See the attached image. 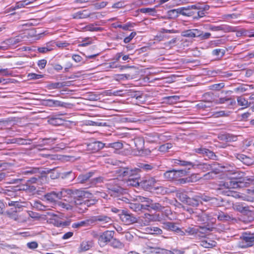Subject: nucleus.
Segmentation results:
<instances>
[{"instance_id":"nucleus-1","label":"nucleus","mask_w":254,"mask_h":254,"mask_svg":"<svg viewBox=\"0 0 254 254\" xmlns=\"http://www.w3.org/2000/svg\"><path fill=\"white\" fill-rule=\"evenodd\" d=\"M137 167L134 169L131 168H122L117 170V172L119 176L123 177H130L132 176L137 175L139 172L142 171H148L153 169V167L151 164L139 163L137 165Z\"/></svg>"},{"instance_id":"nucleus-2","label":"nucleus","mask_w":254,"mask_h":254,"mask_svg":"<svg viewBox=\"0 0 254 254\" xmlns=\"http://www.w3.org/2000/svg\"><path fill=\"white\" fill-rule=\"evenodd\" d=\"M72 193L71 190L67 189H62L60 191L56 192L52 191L46 193L44 195L45 198L49 202H56L57 199H62L67 195H70Z\"/></svg>"},{"instance_id":"nucleus-3","label":"nucleus","mask_w":254,"mask_h":254,"mask_svg":"<svg viewBox=\"0 0 254 254\" xmlns=\"http://www.w3.org/2000/svg\"><path fill=\"white\" fill-rule=\"evenodd\" d=\"M245 179L243 178L230 179L224 182H221L220 186L228 189H237L244 187L245 186Z\"/></svg>"},{"instance_id":"nucleus-4","label":"nucleus","mask_w":254,"mask_h":254,"mask_svg":"<svg viewBox=\"0 0 254 254\" xmlns=\"http://www.w3.org/2000/svg\"><path fill=\"white\" fill-rule=\"evenodd\" d=\"M254 245V234L247 232L242 234L239 243V247L241 248H247Z\"/></svg>"},{"instance_id":"nucleus-5","label":"nucleus","mask_w":254,"mask_h":254,"mask_svg":"<svg viewBox=\"0 0 254 254\" xmlns=\"http://www.w3.org/2000/svg\"><path fill=\"white\" fill-rule=\"evenodd\" d=\"M119 216L122 221L127 225H129L137 222L136 218L126 210L121 211Z\"/></svg>"},{"instance_id":"nucleus-6","label":"nucleus","mask_w":254,"mask_h":254,"mask_svg":"<svg viewBox=\"0 0 254 254\" xmlns=\"http://www.w3.org/2000/svg\"><path fill=\"white\" fill-rule=\"evenodd\" d=\"M63 201H58L56 203V205L63 210H70L72 209L74 202L72 200L71 197L66 196L63 197Z\"/></svg>"},{"instance_id":"nucleus-7","label":"nucleus","mask_w":254,"mask_h":254,"mask_svg":"<svg viewBox=\"0 0 254 254\" xmlns=\"http://www.w3.org/2000/svg\"><path fill=\"white\" fill-rule=\"evenodd\" d=\"M72 193L70 195H67V196H70L72 198V196L74 197H78L79 199L84 198H92L93 197L92 193L87 190H71Z\"/></svg>"},{"instance_id":"nucleus-8","label":"nucleus","mask_w":254,"mask_h":254,"mask_svg":"<svg viewBox=\"0 0 254 254\" xmlns=\"http://www.w3.org/2000/svg\"><path fill=\"white\" fill-rule=\"evenodd\" d=\"M209 29L213 31H221L225 33L236 31V27L226 24H222L219 26L210 25Z\"/></svg>"},{"instance_id":"nucleus-9","label":"nucleus","mask_w":254,"mask_h":254,"mask_svg":"<svg viewBox=\"0 0 254 254\" xmlns=\"http://www.w3.org/2000/svg\"><path fill=\"white\" fill-rule=\"evenodd\" d=\"M114 234L115 232L114 231H106L100 235L99 241L103 245L110 243L114 237Z\"/></svg>"},{"instance_id":"nucleus-10","label":"nucleus","mask_w":254,"mask_h":254,"mask_svg":"<svg viewBox=\"0 0 254 254\" xmlns=\"http://www.w3.org/2000/svg\"><path fill=\"white\" fill-rule=\"evenodd\" d=\"M164 136L162 134L156 132L147 133L145 136V139L150 143H157L160 140H163Z\"/></svg>"},{"instance_id":"nucleus-11","label":"nucleus","mask_w":254,"mask_h":254,"mask_svg":"<svg viewBox=\"0 0 254 254\" xmlns=\"http://www.w3.org/2000/svg\"><path fill=\"white\" fill-rule=\"evenodd\" d=\"M18 24V28L20 29V27H22V30L23 33L21 34H17V43L22 41L25 38H27V30L29 26V24L28 23H21V21H19Z\"/></svg>"},{"instance_id":"nucleus-12","label":"nucleus","mask_w":254,"mask_h":254,"mask_svg":"<svg viewBox=\"0 0 254 254\" xmlns=\"http://www.w3.org/2000/svg\"><path fill=\"white\" fill-rule=\"evenodd\" d=\"M47 106L50 107H64L67 108L70 104L69 103L63 102L61 101L54 100V99H47L45 101Z\"/></svg>"},{"instance_id":"nucleus-13","label":"nucleus","mask_w":254,"mask_h":254,"mask_svg":"<svg viewBox=\"0 0 254 254\" xmlns=\"http://www.w3.org/2000/svg\"><path fill=\"white\" fill-rule=\"evenodd\" d=\"M8 199V204L9 206H13L14 207V208H12L11 210H8L6 211V215L9 218L16 220V201L14 200H10V197H6Z\"/></svg>"},{"instance_id":"nucleus-14","label":"nucleus","mask_w":254,"mask_h":254,"mask_svg":"<svg viewBox=\"0 0 254 254\" xmlns=\"http://www.w3.org/2000/svg\"><path fill=\"white\" fill-rule=\"evenodd\" d=\"M122 200L128 204V207L134 211L138 212L143 209L142 204L139 203L134 202V201L131 202L128 199L125 197H123Z\"/></svg>"},{"instance_id":"nucleus-15","label":"nucleus","mask_w":254,"mask_h":254,"mask_svg":"<svg viewBox=\"0 0 254 254\" xmlns=\"http://www.w3.org/2000/svg\"><path fill=\"white\" fill-rule=\"evenodd\" d=\"M200 34V30L197 29H189L182 32L183 37L188 38H197Z\"/></svg>"},{"instance_id":"nucleus-16","label":"nucleus","mask_w":254,"mask_h":254,"mask_svg":"<svg viewBox=\"0 0 254 254\" xmlns=\"http://www.w3.org/2000/svg\"><path fill=\"white\" fill-rule=\"evenodd\" d=\"M151 206L150 210L152 209L154 210L165 212V215L168 216L170 212V210L168 207H165L162 205L160 203L157 202H153Z\"/></svg>"},{"instance_id":"nucleus-17","label":"nucleus","mask_w":254,"mask_h":254,"mask_svg":"<svg viewBox=\"0 0 254 254\" xmlns=\"http://www.w3.org/2000/svg\"><path fill=\"white\" fill-rule=\"evenodd\" d=\"M157 181L155 178L150 177L147 178L142 182V186L146 190H150L153 188H155V184Z\"/></svg>"},{"instance_id":"nucleus-18","label":"nucleus","mask_w":254,"mask_h":254,"mask_svg":"<svg viewBox=\"0 0 254 254\" xmlns=\"http://www.w3.org/2000/svg\"><path fill=\"white\" fill-rule=\"evenodd\" d=\"M92 222L99 221L101 224H105L106 223L111 224L112 220L110 217L105 215H98L93 216L91 218Z\"/></svg>"},{"instance_id":"nucleus-19","label":"nucleus","mask_w":254,"mask_h":254,"mask_svg":"<svg viewBox=\"0 0 254 254\" xmlns=\"http://www.w3.org/2000/svg\"><path fill=\"white\" fill-rule=\"evenodd\" d=\"M49 124L54 126H60L63 124L64 121L58 115H51L48 118Z\"/></svg>"},{"instance_id":"nucleus-20","label":"nucleus","mask_w":254,"mask_h":254,"mask_svg":"<svg viewBox=\"0 0 254 254\" xmlns=\"http://www.w3.org/2000/svg\"><path fill=\"white\" fill-rule=\"evenodd\" d=\"M218 138L222 141L231 142L236 141L237 136L230 133H225L219 134Z\"/></svg>"},{"instance_id":"nucleus-21","label":"nucleus","mask_w":254,"mask_h":254,"mask_svg":"<svg viewBox=\"0 0 254 254\" xmlns=\"http://www.w3.org/2000/svg\"><path fill=\"white\" fill-rule=\"evenodd\" d=\"M18 174H23L26 175H33L36 173H40L39 168H27L21 170H18L17 172Z\"/></svg>"},{"instance_id":"nucleus-22","label":"nucleus","mask_w":254,"mask_h":254,"mask_svg":"<svg viewBox=\"0 0 254 254\" xmlns=\"http://www.w3.org/2000/svg\"><path fill=\"white\" fill-rule=\"evenodd\" d=\"M93 246V243L91 241H83L80 245L79 247L78 248V252H86L90 250Z\"/></svg>"},{"instance_id":"nucleus-23","label":"nucleus","mask_w":254,"mask_h":254,"mask_svg":"<svg viewBox=\"0 0 254 254\" xmlns=\"http://www.w3.org/2000/svg\"><path fill=\"white\" fill-rule=\"evenodd\" d=\"M91 13H89L87 10L79 11L72 14L73 19H84L90 17Z\"/></svg>"},{"instance_id":"nucleus-24","label":"nucleus","mask_w":254,"mask_h":254,"mask_svg":"<svg viewBox=\"0 0 254 254\" xmlns=\"http://www.w3.org/2000/svg\"><path fill=\"white\" fill-rule=\"evenodd\" d=\"M196 152L200 154H205L207 156L211 159L214 160L216 157L214 152L206 148H199L196 149Z\"/></svg>"},{"instance_id":"nucleus-25","label":"nucleus","mask_w":254,"mask_h":254,"mask_svg":"<svg viewBox=\"0 0 254 254\" xmlns=\"http://www.w3.org/2000/svg\"><path fill=\"white\" fill-rule=\"evenodd\" d=\"M186 203L193 207H198L202 204V202L200 201L198 195H196L192 198L190 197Z\"/></svg>"},{"instance_id":"nucleus-26","label":"nucleus","mask_w":254,"mask_h":254,"mask_svg":"<svg viewBox=\"0 0 254 254\" xmlns=\"http://www.w3.org/2000/svg\"><path fill=\"white\" fill-rule=\"evenodd\" d=\"M217 219L220 221H229L233 220L234 217L232 214H228L222 211L218 212L216 214Z\"/></svg>"},{"instance_id":"nucleus-27","label":"nucleus","mask_w":254,"mask_h":254,"mask_svg":"<svg viewBox=\"0 0 254 254\" xmlns=\"http://www.w3.org/2000/svg\"><path fill=\"white\" fill-rule=\"evenodd\" d=\"M17 112H21L22 109H26L25 107H22L20 105L22 104H26L25 102H23L22 100L28 101V99L25 97H23L21 95H18L17 94Z\"/></svg>"},{"instance_id":"nucleus-28","label":"nucleus","mask_w":254,"mask_h":254,"mask_svg":"<svg viewBox=\"0 0 254 254\" xmlns=\"http://www.w3.org/2000/svg\"><path fill=\"white\" fill-rule=\"evenodd\" d=\"M237 101L238 105L242 107V109H245L251 105V102H249L245 98L242 96L237 97Z\"/></svg>"},{"instance_id":"nucleus-29","label":"nucleus","mask_w":254,"mask_h":254,"mask_svg":"<svg viewBox=\"0 0 254 254\" xmlns=\"http://www.w3.org/2000/svg\"><path fill=\"white\" fill-rule=\"evenodd\" d=\"M253 89V85L242 84L234 89V92L238 93H242Z\"/></svg>"},{"instance_id":"nucleus-30","label":"nucleus","mask_w":254,"mask_h":254,"mask_svg":"<svg viewBox=\"0 0 254 254\" xmlns=\"http://www.w3.org/2000/svg\"><path fill=\"white\" fill-rule=\"evenodd\" d=\"M97 24L94 23H91L86 25L82 28V29L84 31H90V32H99L103 30V28L100 27H96Z\"/></svg>"},{"instance_id":"nucleus-31","label":"nucleus","mask_w":254,"mask_h":254,"mask_svg":"<svg viewBox=\"0 0 254 254\" xmlns=\"http://www.w3.org/2000/svg\"><path fill=\"white\" fill-rule=\"evenodd\" d=\"M176 197L182 202L187 203L189 197L188 196L186 192L183 190H179L177 191Z\"/></svg>"},{"instance_id":"nucleus-32","label":"nucleus","mask_w":254,"mask_h":254,"mask_svg":"<svg viewBox=\"0 0 254 254\" xmlns=\"http://www.w3.org/2000/svg\"><path fill=\"white\" fill-rule=\"evenodd\" d=\"M208 220L207 215L206 213L202 212L201 214L197 216L196 221L198 224H203L207 223Z\"/></svg>"},{"instance_id":"nucleus-33","label":"nucleus","mask_w":254,"mask_h":254,"mask_svg":"<svg viewBox=\"0 0 254 254\" xmlns=\"http://www.w3.org/2000/svg\"><path fill=\"white\" fill-rule=\"evenodd\" d=\"M93 172H90L85 174H82L78 177L77 179L81 183H84L88 180L93 175Z\"/></svg>"},{"instance_id":"nucleus-34","label":"nucleus","mask_w":254,"mask_h":254,"mask_svg":"<svg viewBox=\"0 0 254 254\" xmlns=\"http://www.w3.org/2000/svg\"><path fill=\"white\" fill-rule=\"evenodd\" d=\"M198 228L197 237L203 238L205 237L207 233L210 230L209 228L206 227H199Z\"/></svg>"},{"instance_id":"nucleus-35","label":"nucleus","mask_w":254,"mask_h":254,"mask_svg":"<svg viewBox=\"0 0 254 254\" xmlns=\"http://www.w3.org/2000/svg\"><path fill=\"white\" fill-rule=\"evenodd\" d=\"M163 227L168 230H171L176 232L178 227L173 222H167L163 223Z\"/></svg>"},{"instance_id":"nucleus-36","label":"nucleus","mask_w":254,"mask_h":254,"mask_svg":"<svg viewBox=\"0 0 254 254\" xmlns=\"http://www.w3.org/2000/svg\"><path fill=\"white\" fill-rule=\"evenodd\" d=\"M225 53L226 50L223 49H216L212 51V55L218 58H222L225 55Z\"/></svg>"},{"instance_id":"nucleus-37","label":"nucleus","mask_w":254,"mask_h":254,"mask_svg":"<svg viewBox=\"0 0 254 254\" xmlns=\"http://www.w3.org/2000/svg\"><path fill=\"white\" fill-rule=\"evenodd\" d=\"M110 245L116 249H122L124 245L123 243L117 239H112L110 242Z\"/></svg>"},{"instance_id":"nucleus-38","label":"nucleus","mask_w":254,"mask_h":254,"mask_svg":"<svg viewBox=\"0 0 254 254\" xmlns=\"http://www.w3.org/2000/svg\"><path fill=\"white\" fill-rule=\"evenodd\" d=\"M218 103L219 104H224L226 102H229V105H233L235 104L236 102L234 99H232L231 98L229 97H223V98H220L217 101Z\"/></svg>"},{"instance_id":"nucleus-39","label":"nucleus","mask_w":254,"mask_h":254,"mask_svg":"<svg viewBox=\"0 0 254 254\" xmlns=\"http://www.w3.org/2000/svg\"><path fill=\"white\" fill-rule=\"evenodd\" d=\"M140 12L143 13H147L150 15L154 16L156 13V9L154 8H141L139 9Z\"/></svg>"},{"instance_id":"nucleus-40","label":"nucleus","mask_w":254,"mask_h":254,"mask_svg":"<svg viewBox=\"0 0 254 254\" xmlns=\"http://www.w3.org/2000/svg\"><path fill=\"white\" fill-rule=\"evenodd\" d=\"M30 49L26 46H22L17 49V56L19 57L25 56L28 51H30Z\"/></svg>"},{"instance_id":"nucleus-41","label":"nucleus","mask_w":254,"mask_h":254,"mask_svg":"<svg viewBox=\"0 0 254 254\" xmlns=\"http://www.w3.org/2000/svg\"><path fill=\"white\" fill-rule=\"evenodd\" d=\"M175 164L183 166H189V168L190 167H194L195 164H193L192 162L189 161H186L181 160H176L174 162Z\"/></svg>"},{"instance_id":"nucleus-42","label":"nucleus","mask_w":254,"mask_h":254,"mask_svg":"<svg viewBox=\"0 0 254 254\" xmlns=\"http://www.w3.org/2000/svg\"><path fill=\"white\" fill-rule=\"evenodd\" d=\"M152 252L154 253L155 254H174V253L171 251L160 248H154Z\"/></svg>"},{"instance_id":"nucleus-43","label":"nucleus","mask_w":254,"mask_h":254,"mask_svg":"<svg viewBox=\"0 0 254 254\" xmlns=\"http://www.w3.org/2000/svg\"><path fill=\"white\" fill-rule=\"evenodd\" d=\"M167 16L170 19H175L179 16L178 8L173 9L167 11Z\"/></svg>"},{"instance_id":"nucleus-44","label":"nucleus","mask_w":254,"mask_h":254,"mask_svg":"<svg viewBox=\"0 0 254 254\" xmlns=\"http://www.w3.org/2000/svg\"><path fill=\"white\" fill-rule=\"evenodd\" d=\"M224 201L225 200L220 197H212L211 199V203L218 207L223 206Z\"/></svg>"},{"instance_id":"nucleus-45","label":"nucleus","mask_w":254,"mask_h":254,"mask_svg":"<svg viewBox=\"0 0 254 254\" xmlns=\"http://www.w3.org/2000/svg\"><path fill=\"white\" fill-rule=\"evenodd\" d=\"M176 173L177 172L174 170L168 171L164 173V177L168 180H171L175 178Z\"/></svg>"},{"instance_id":"nucleus-46","label":"nucleus","mask_w":254,"mask_h":254,"mask_svg":"<svg viewBox=\"0 0 254 254\" xmlns=\"http://www.w3.org/2000/svg\"><path fill=\"white\" fill-rule=\"evenodd\" d=\"M185 231L189 235L194 236L197 237V233L198 232V228L195 227H188L185 229Z\"/></svg>"},{"instance_id":"nucleus-47","label":"nucleus","mask_w":254,"mask_h":254,"mask_svg":"<svg viewBox=\"0 0 254 254\" xmlns=\"http://www.w3.org/2000/svg\"><path fill=\"white\" fill-rule=\"evenodd\" d=\"M198 177L195 174L191 175L190 177H188L186 179H182L181 180V183H185L188 182H194L198 180Z\"/></svg>"},{"instance_id":"nucleus-48","label":"nucleus","mask_w":254,"mask_h":254,"mask_svg":"<svg viewBox=\"0 0 254 254\" xmlns=\"http://www.w3.org/2000/svg\"><path fill=\"white\" fill-rule=\"evenodd\" d=\"M234 208L241 213L246 212L248 210V207L243 206L240 203H236L234 205Z\"/></svg>"},{"instance_id":"nucleus-49","label":"nucleus","mask_w":254,"mask_h":254,"mask_svg":"<svg viewBox=\"0 0 254 254\" xmlns=\"http://www.w3.org/2000/svg\"><path fill=\"white\" fill-rule=\"evenodd\" d=\"M179 15L182 14L184 16H191L193 13L188 9L187 7H180L178 8Z\"/></svg>"},{"instance_id":"nucleus-50","label":"nucleus","mask_w":254,"mask_h":254,"mask_svg":"<svg viewBox=\"0 0 254 254\" xmlns=\"http://www.w3.org/2000/svg\"><path fill=\"white\" fill-rule=\"evenodd\" d=\"M226 40L223 39L212 40L210 42V45L212 47L219 46L225 43Z\"/></svg>"},{"instance_id":"nucleus-51","label":"nucleus","mask_w":254,"mask_h":254,"mask_svg":"<svg viewBox=\"0 0 254 254\" xmlns=\"http://www.w3.org/2000/svg\"><path fill=\"white\" fill-rule=\"evenodd\" d=\"M165 99L168 103L173 104L179 100L180 97L177 95L170 96L165 97Z\"/></svg>"},{"instance_id":"nucleus-52","label":"nucleus","mask_w":254,"mask_h":254,"mask_svg":"<svg viewBox=\"0 0 254 254\" xmlns=\"http://www.w3.org/2000/svg\"><path fill=\"white\" fill-rule=\"evenodd\" d=\"M92 39L91 37H86L82 39L78 44L79 47H86L92 43Z\"/></svg>"},{"instance_id":"nucleus-53","label":"nucleus","mask_w":254,"mask_h":254,"mask_svg":"<svg viewBox=\"0 0 254 254\" xmlns=\"http://www.w3.org/2000/svg\"><path fill=\"white\" fill-rule=\"evenodd\" d=\"M155 189L157 190V192L158 193H160L162 195L169 193L171 192L168 188L162 186L155 187Z\"/></svg>"},{"instance_id":"nucleus-54","label":"nucleus","mask_w":254,"mask_h":254,"mask_svg":"<svg viewBox=\"0 0 254 254\" xmlns=\"http://www.w3.org/2000/svg\"><path fill=\"white\" fill-rule=\"evenodd\" d=\"M173 145L170 143H165L161 145L159 147V150L160 152H166L172 147Z\"/></svg>"},{"instance_id":"nucleus-55","label":"nucleus","mask_w":254,"mask_h":254,"mask_svg":"<svg viewBox=\"0 0 254 254\" xmlns=\"http://www.w3.org/2000/svg\"><path fill=\"white\" fill-rule=\"evenodd\" d=\"M32 2L33 0H24L22 1L17 2V9L21 8L22 7H24L25 5L31 3Z\"/></svg>"},{"instance_id":"nucleus-56","label":"nucleus","mask_w":254,"mask_h":254,"mask_svg":"<svg viewBox=\"0 0 254 254\" xmlns=\"http://www.w3.org/2000/svg\"><path fill=\"white\" fill-rule=\"evenodd\" d=\"M217 174V172L215 171L209 172L203 176V179L205 180L214 179L216 177Z\"/></svg>"},{"instance_id":"nucleus-57","label":"nucleus","mask_w":254,"mask_h":254,"mask_svg":"<svg viewBox=\"0 0 254 254\" xmlns=\"http://www.w3.org/2000/svg\"><path fill=\"white\" fill-rule=\"evenodd\" d=\"M108 147L118 150L122 148L123 144L120 142H115L108 144Z\"/></svg>"},{"instance_id":"nucleus-58","label":"nucleus","mask_w":254,"mask_h":254,"mask_svg":"<svg viewBox=\"0 0 254 254\" xmlns=\"http://www.w3.org/2000/svg\"><path fill=\"white\" fill-rule=\"evenodd\" d=\"M153 202V200L148 198V199L147 200L146 202H145V204H142V209H145V210H150V208H151L150 205H151L152 204Z\"/></svg>"},{"instance_id":"nucleus-59","label":"nucleus","mask_w":254,"mask_h":254,"mask_svg":"<svg viewBox=\"0 0 254 254\" xmlns=\"http://www.w3.org/2000/svg\"><path fill=\"white\" fill-rule=\"evenodd\" d=\"M66 85L64 82H56L52 83L50 85L51 89H58L61 88L64 86Z\"/></svg>"},{"instance_id":"nucleus-60","label":"nucleus","mask_w":254,"mask_h":254,"mask_svg":"<svg viewBox=\"0 0 254 254\" xmlns=\"http://www.w3.org/2000/svg\"><path fill=\"white\" fill-rule=\"evenodd\" d=\"M200 35L198 36L197 38H199L200 40H205L209 38L211 36V34L208 32L203 33V32L200 30Z\"/></svg>"},{"instance_id":"nucleus-61","label":"nucleus","mask_w":254,"mask_h":254,"mask_svg":"<svg viewBox=\"0 0 254 254\" xmlns=\"http://www.w3.org/2000/svg\"><path fill=\"white\" fill-rule=\"evenodd\" d=\"M198 198H199L200 201H204L208 202L209 201H211V199L212 197H211L209 196L206 195L205 194H199L198 195Z\"/></svg>"},{"instance_id":"nucleus-62","label":"nucleus","mask_w":254,"mask_h":254,"mask_svg":"<svg viewBox=\"0 0 254 254\" xmlns=\"http://www.w3.org/2000/svg\"><path fill=\"white\" fill-rule=\"evenodd\" d=\"M10 189H12L11 187H8V189L6 190V195L7 196V197H11V198H14L16 197V191L15 190H11Z\"/></svg>"},{"instance_id":"nucleus-63","label":"nucleus","mask_w":254,"mask_h":254,"mask_svg":"<svg viewBox=\"0 0 254 254\" xmlns=\"http://www.w3.org/2000/svg\"><path fill=\"white\" fill-rule=\"evenodd\" d=\"M136 35L135 32H131L128 36L124 38V42L125 43H128L130 42L132 39Z\"/></svg>"},{"instance_id":"nucleus-64","label":"nucleus","mask_w":254,"mask_h":254,"mask_svg":"<svg viewBox=\"0 0 254 254\" xmlns=\"http://www.w3.org/2000/svg\"><path fill=\"white\" fill-rule=\"evenodd\" d=\"M127 183L128 185L131 186L136 187V186L139 185V183L137 180L136 178L129 179Z\"/></svg>"}]
</instances>
